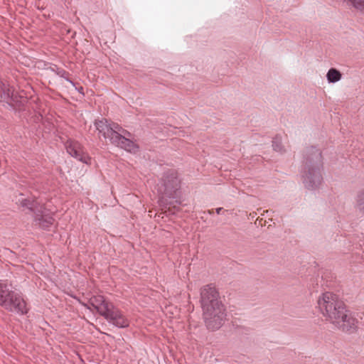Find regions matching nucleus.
Returning <instances> with one entry per match:
<instances>
[{"mask_svg":"<svg viewBox=\"0 0 364 364\" xmlns=\"http://www.w3.org/2000/svg\"><path fill=\"white\" fill-rule=\"evenodd\" d=\"M318 308L326 320L336 327L346 332H353L358 321L352 313L346 310L344 303L331 292H325L317 301Z\"/></svg>","mask_w":364,"mask_h":364,"instance_id":"nucleus-1","label":"nucleus"},{"mask_svg":"<svg viewBox=\"0 0 364 364\" xmlns=\"http://www.w3.org/2000/svg\"><path fill=\"white\" fill-rule=\"evenodd\" d=\"M200 302L207 328L215 331L220 328L225 318V309L218 300V293L211 285L200 290Z\"/></svg>","mask_w":364,"mask_h":364,"instance_id":"nucleus-2","label":"nucleus"},{"mask_svg":"<svg viewBox=\"0 0 364 364\" xmlns=\"http://www.w3.org/2000/svg\"><path fill=\"white\" fill-rule=\"evenodd\" d=\"M322 167V155L320 149L313 146L306 147L303 154L301 171L306 188L315 191L320 187L323 181Z\"/></svg>","mask_w":364,"mask_h":364,"instance_id":"nucleus-3","label":"nucleus"},{"mask_svg":"<svg viewBox=\"0 0 364 364\" xmlns=\"http://www.w3.org/2000/svg\"><path fill=\"white\" fill-rule=\"evenodd\" d=\"M95 126L99 134L105 139H109L110 142L127 151L136 153L138 146L127 138L130 133L117 123H109L107 119L96 120Z\"/></svg>","mask_w":364,"mask_h":364,"instance_id":"nucleus-4","label":"nucleus"},{"mask_svg":"<svg viewBox=\"0 0 364 364\" xmlns=\"http://www.w3.org/2000/svg\"><path fill=\"white\" fill-rule=\"evenodd\" d=\"M180 184L181 181L175 170L171 169L164 172L160 183L158 184V192L159 193L158 203L161 207L166 208L174 203H181L178 200L173 202L169 201V199L176 198L177 193L180 189Z\"/></svg>","mask_w":364,"mask_h":364,"instance_id":"nucleus-5","label":"nucleus"},{"mask_svg":"<svg viewBox=\"0 0 364 364\" xmlns=\"http://www.w3.org/2000/svg\"><path fill=\"white\" fill-rule=\"evenodd\" d=\"M0 306L8 311L21 316L28 312L26 301L22 294L11 290L10 286L4 281H0Z\"/></svg>","mask_w":364,"mask_h":364,"instance_id":"nucleus-6","label":"nucleus"},{"mask_svg":"<svg viewBox=\"0 0 364 364\" xmlns=\"http://www.w3.org/2000/svg\"><path fill=\"white\" fill-rule=\"evenodd\" d=\"M92 305L110 324L119 328H124L129 326V321L124 314L112 303L106 301L103 296L95 297Z\"/></svg>","mask_w":364,"mask_h":364,"instance_id":"nucleus-7","label":"nucleus"},{"mask_svg":"<svg viewBox=\"0 0 364 364\" xmlns=\"http://www.w3.org/2000/svg\"><path fill=\"white\" fill-rule=\"evenodd\" d=\"M17 203L23 208H26L33 213L35 225L42 229H48L54 222L48 210L37 200L20 198Z\"/></svg>","mask_w":364,"mask_h":364,"instance_id":"nucleus-8","label":"nucleus"},{"mask_svg":"<svg viewBox=\"0 0 364 364\" xmlns=\"http://www.w3.org/2000/svg\"><path fill=\"white\" fill-rule=\"evenodd\" d=\"M65 148L67 152L72 157L83 164H88L90 163V157L83 151L82 145L78 141H68L65 144Z\"/></svg>","mask_w":364,"mask_h":364,"instance_id":"nucleus-9","label":"nucleus"},{"mask_svg":"<svg viewBox=\"0 0 364 364\" xmlns=\"http://www.w3.org/2000/svg\"><path fill=\"white\" fill-rule=\"evenodd\" d=\"M13 96V90L9 84L0 80V101L9 102Z\"/></svg>","mask_w":364,"mask_h":364,"instance_id":"nucleus-10","label":"nucleus"},{"mask_svg":"<svg viewBox=\"0 0 364 364\" xmlns=\"http://www.w3.org/2000/svg\"><path fill=\"white\" fill-rule=\"evenodd\" d=\"M326 78L328 82L335 83L341 80V73L335 68H331L326 74Z\"/></svg>","mask_w":364,"mask_h":364,"instance_id":"nucleus-11","label":"nucleus"},{"mask_svg":"<svg viewBox=\"0 0 364 364\" xmlns=\"http://www.w3.org/2000/svg\"><path fill=\"white\" fill-rule=\"evenodd\" d=\"M50 70L52 72L55 73L56 75H58V76L64 78L65 80H67L70 84L74 85L73 82L68 77V72L66 70H65L64 69L58 68L55 65H54L53 66L50 67Z\"/></svg>","mask_w":364,"mask_h":364,"instance_id":"nucleus-12","label":"nucleus"},{"mask_svg":"<svg viewBox=\"0 0 364 364\" xmlns=\"http://www.w3.org/2000/svg\"><path fill=\"white\" fill-rule=\"evenodd\" d=\"M346 4L364 14V0H344Z\"/></svg>","mask_w":364,"mask_h":364,"instance_id":"nucleus-13","label":"nucleus"},{"mask_svg":"<svg viewBox=\"0 0 364 364\" xmlns=\"http://www.w3.org/2000/svg\"><path fill=\"white\" fill-rule=\"evenodd\" d=\"M355 206L360 211L364 213V189L358 193L355 198Z\"/></svg>","mask_w":364,"mask_h":364,"instance_id":"nucleus-14","label":"nucleus"},{"mask_svg":"<svg viewBox=\"0 0 364 364\" xmlns=\"http://www.w3.org/2000/svg\"><path fill=\"white\" fill-rule=\"evenodd\" d=\"M272 147L273 149L276 151L280 152L282 150V146L281 143V139L278 136H276L272 140Z\"/></svg>","mask_w":364,"mask_h":364,"instance_id":"nucleus-15","label":"nucleus"},{"mask_svg":"<svg viewBox=\"0 0 364 364\" xmlns=\"http://www.w3.org/2000/svg\"><path fill=\"white\" fill-rule=\"evenodd\" d=\"M223 210V208H218L215 210L217 214H220Z\"/></svg>","mask_w":364,"mask_h":364,"instance_id":"nucleus-16","label":"nucleus"},{"mask_svg":"<svg viewBox=\"0 0 364 364\" xmlns=\"http://www.w3.org/2000/svg\"><path fill=\"white\" fill-rule=\"evenodd\" d=\"M362 251H363V257L364 258V244H363V247H362Z\"/></svg>","mask_w":364,"mask_h":364,"instance_id":"nucleus-17","label":"nucleus"}]
</instances>
